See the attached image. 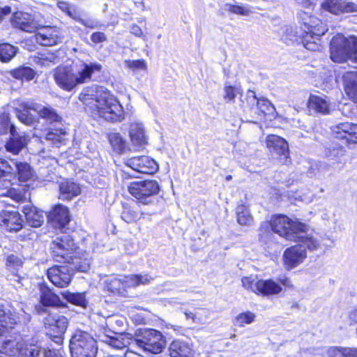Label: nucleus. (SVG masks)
Masks as SVG:
<instances>
[{
    "label": "nucleus",
    "mask_w": 357,
    "mask_h": 357,
    "mask_svg": "<svg viewBox=\"0 0 357 357\" xmlns=\"http://www.w3.org/2000/svg\"><path fill=\"white\" fill-rule=\"evenodd\" d=\"M128 191L140 203L150 204L159 192V185L154 180L135 181L130 184Z\"/></svg>",
    "instance_id": "1a4fd4ad"
},
{
    "label": "nucleus",
    "mask_w": 357,
    "mask_h": 357,
    "mask_svg": "<svg viewBox=\"0 0 357 357\" xmlns=\"http://www.w3.org/2000/svg\"><path fill=\"white\" fill-rule=\"evenodd\" d=\"M75 248L74 241L67 234H62L56 237L50 245V250L54 260L63 261L68 264L72 262V264H75V268L77 271L86 272L89 269L90 264L88 261L77 264V258L71 255Z\"/></svg>",
    "instance_id": "20e7f679"
},
{
    "label": "nucleus",
    "mask_w": 357,
    "mask_h": 357,
    "mask_svg": "<svg viewBox=\"0 0 357 357\" xmlns=\"http://www.w3.org/2000/svg\"><path fill=\"white\" fill-rule=\"evenodd\" d=\"M11 12L12 10L10 6L0 7V22H1L6 16L10 15Z\"/></svg>",
    "instance_id": "338daca9"
},
{
    "label": "nucleus",
    "mask_w": 357,
    "mask_h": 357,
    "mask_svg": "<svg viewBox=\"0 0 357 357\" xmlns=\"http://www.w3.org/2000/svg\"><path fill=\"white\" fill-rule=\"evenodd\" d=\"M0 195L10 197L17 202H23L26 200L29 193L25 188L18 187L8 189L5 192L0 193Z\"/></svg>",
    "instance_id": "e433bc0d"
},
{
    "label": "nucleus",
    "mask_w": 357,
    "mask_h": 357,
    "mask_svg": "<svg viewBox=\"0 0 357 357\" xmlns=\"http://www.w3.org/2000/svg\"><path fill=\"white\" fill-rule=\"evenodd\" d=\"M281 291V286L272 280H260L258 284L257 294L273 295L279 294Z\"/></svg>",
    "instance_id": "72a5a7b5"
},
{
    "label": "nucleus",
    "mask_w": 357,
    "mask_h": 357,
    "mask_svg": "<svg viewBox=\"0 0 357 357\" xmlns=\"http://www.w3.org/2000/svg\"><path fill=\"white\" fill-rule=\"evenodd\" d=\"M237 222L241 225L249 226L253 222L252 216L248 207L244 204H238L236 208Z\"/></svg>",
    "instance_id": "58836bf2"
},
{
    "label": "nucleus",
    "mask_w": 357,
    "mask_h": 357,
    "mask_svg": "<svg viewBox=\"0 0 357 357\" xmlns=\"http://www.w3.org/2000/svg\"><path fill=\"white\" fill-rule=\"evenodd\" d=\"M321 6L335 15L357 11V4L350 0H325Z\"/></svg>",
    "instance_id": "aec40b11"
},
{
    "label": "nucleus",
    "mask_w": 357,
    "mask_h": 357,
    "mask_svg": "<svg viewBox=\"0 0 357 357\" xmlns=\"http://www.w3.org/2000/svg\"><path fill=\"white\" fill-rule=\"evenodd\" d=\"M40 303L47 307L57 305L59 301V297L54 294L45 285L40 287Z\"/></svg>",
    "instance_id": "c9c22d12"
},
{
    "label": "nucleus",
    "mask_w": 357,
    "mask_h": 357,
    "mask_svg": "<svg viewBox=\"0 0 357 357\" xmlns=\"http://www.w3.org/2000/svg\"><path fill=\"white\" fill-rule=\"evenodd\" d=\"M255 315L250 311L239 314L235 319V325L242 327L245 324H250L255 320Z\"/></svg>",
    "instance_id": "8fccbe9b"
},
{
    "label": "nucleus",
    "mask_w": 357,
    "mask_h": 357,
    "mask_svg": "<svg viewBox=\"0 0 357 357\" xmlns=\"http://www.w3.org/2000/svg\"><path fill=\"white\" fill-rule=\"evenodd\" d=\"M44 325L49 335L57 344L63 341V336L68 328V319L58 314H48L44 318Z\"/></svg>",
    "instance_id": "9d476101"
},
{
    "label": "nucleus",
    "mask_w": 357,
    "mask_h": 357,
    "mask_svg": "<svg viewBox=\"0 0 357 357\" xmlns=\"http://www.w3.org/2000/svg\"><path fill=\"white\" fill-rule=\"evenodd\" d=\"M29 357H62L59 354L52 350H45L36 344H29L25 351Z\"/></svg>",
    "instance_id": "4c0bfd02"
},
{
    "label": "nucleus",
    "mask_w": 357,
    "mask_h": 357,
    "mask_svg": "<svg viewBox=\"0 0 357 357\" xmlns=\"http://www.w3.org/2000/svg\"><path fill=\"white\" fill-rule=\"evenodd\" d=\"M79 98L86 106V110L94 117L99 116L110 122H121L125 119L123 106L102 86L93 85L85 88Z\"/></svg>",
    "instance_id": "f257e3e1"
},
{
    "label": "nucleus",
    "mask_w": 357,
    "mask_h": 357,
    "mask_svg": "<svg viewBox=\"0 0 357 357\" xmlns=\"http://www.w3.org/2000/svg\"><path fill=\"white\" fill-rule=\"evenodd\" d=\"M303 27L298 28L296 26H287L282 29L281 40L287 45H293L299 43L301 38V33Z\"/></svg>",
    "instance_id": "473e14b6"
},
{
    "label": "nucleus",
    "mask_w": 357,
    "mask_h": 357,
    "mask_svg": "<svg viewBox=\"0 0 357 357\" xmlns=\"http://www.w3.org/2000/svg\"><path fill=\"white\" fill-rule=\"evenodd\" d=\"M296 242H298L299 243L287 248L283 253L282 259L284 266L287 270H291L297 267L302 264L307 257V244L301 241H296Z\"/></svg>",
    "instance_id": "ddd939ff"
},
{
    "label": "nucleus",
    "mask_w": 357,
    "mask_h": 357,
    "mask_svg": "<svg viewBox=\"0 0 357 357\" xmlns=\"http://www.w3.org/2000/svg\"><path fill=\"white\" fill-rule=\"evenodd\" d=\"M29 142V136L25 132H20L16 128L11 130V134L4 145L7 152L18 155L26 147Z\"/></svg>",
    "instance_id": "f3484780"
},
{
    "label": "nucleus",
    "mask_w": 357,
    "mask_h": 357,
    "mask_svg": "<svg viewBox=\"0 0 357 357\" xmlns=\"http://www.w3.org/2000/svg\"><path fill=\"white\" fill-rule=\"evenodd\" d=\"M2 226L8 231H18L22 228L23 220L17 211L4 210L1 213Z\"/></svg>",
    "instance_id": "b1692460"
},
{
    "label": "nucleus",
    "mask_w": 357,
    "mask_h": 357,
    "mask_svg": "<svg viewBox=\"0 0 357 357\" xmlns=\"http://www.w3.org/2000/svg\"><path fill=\"white\" fill-rule=\"evenodd\" d=\"M165 339L160 331L149 328L141 331L134 338V344L144 351L159 354L165 347Z\"/></svg>",
    "instance_id": "6e6552de"
},
{
    "label": "nucleus",
    "mask_w": 357,
    "mask_h": 357,
    "mask_svg": "<svg viewBox=\"0 0 357 357\" xmlns=\"http://www.w3.org/2000/svg\"><path fill=\"white\" fill-rule=\"evenodd\" d=\"M114 334V336H112L109 333L100 336V341L106 343L116 350H123L131 344H134V339L132 337L130 334Z\"/></svg>",
    "instance_id": "4be33fe9"
},
{
    "label": "nucleus",
    "mask_w": 357,
    "mask_h": 357,
    "mask_svg": "<svg viewBox=\"0 0 357 357\" xmlns=\"http://www.w3.org/2000/svg\"><path fill=\"white\" fill-rule=\"evenodd\" d=\"M142 213L137 212L133 207L128 204L123 205L121 218L127 223H132L137 222L142 217Z\"/></svg>",
    "instance_id": "79ce46f5"
},
{
    "label": "nucleus",
    "mask_w": 357,
    "mask_h": 357,
    "mask_svg": "<svg viewBox=\"0 0 357 357\" xmlns=\"http://www.w3.org/2000/svg\"><path fill=\"white\" fill-rule=\"evenodd\" d=\"M57 6L62 11L65 12L69 17L73 19L79 20L80 12L75 6L70 5L67 2L58 1Z\"/></svg>",
    "instance_id": "09e8293b"
},
{
    "label": "nucleus",
    "mask_w": 357,
    "mask_h": 357,
    "mask_svg": "<svg viewBox=\"0 0 357 357\" xmlns=\"http://www.w3.org/2000/svg\"><path fill=\"white\" fill-rule=\"evenodd\" d=\"M224 98L228 102H234V100L238 94H241L242 93V90L241 87L238 86H233L225 84L224 87Z\"/></svg>",
    "instance_id": "864d4df0"
},
{
    "label": "nucleus",
    "mask_w": 357,
    "mask_h": 357,
    "mask_svg": "<svg viewBox=\"0 0 357 357\" xmlns=\"http://www.w3.org/2000/svg\"><path fill=\"white\" fill-rule=\"evenodd\" d=\"M271 229L288 241H301L307 244L309 250H317L319 241L307 234V226L298 221H294L284 215H275L270 221Z\"/></svg>",
    "instance_id": "f03ea898"
},
{
    "label": "nucleus",
    "mask_w": 357,
    "mask_h": 357,
    "mask_svg": "<svg viewBox=\"0 0 357 357\" xmlns=\"http://www.w3.org/2000/svg\"><path fill=\"white\" fill-rule=\"evenodd\" d=\"M72 357H96L98 352L96 340L88 332L77 330L69 343Z\"/></svg>",
    "instance_id": "423d86ee"
},
{
    "label": "nucleus",
    "mask_w": 357,
    "mask_h": 357,
    "mask_svg": "<svg viewBox=\"0 0 357 357\" xmlns=\"http://www.w3.org/2000/svg\"><path fill=\"white\" fill-rule=\"evenodd\" d=\"M126 280L127 275L121 278H109L105 281V289L113 294L124 295L126 291V289L130 288Z\"/></svg>",
    "instance_id": "c756f323"
},
{
    "label": "nucleus",
    "mask_w": 357,
    "mask_h": 357,
    "mask_svg": "<svg viewBox=\"0 0 357 357\" xmlns=\"http://www.w3.org/2000/svg\"><path fill=\"white\" fill-rule=\"evenodd\" d=\"M330 54L331 59L336 63L347 60L357 63V36L345 37L342 34L333 36L330 44Z\"/></svg>",
    "instance_id": "39448f33"
},
{
    "label": "nucleus",
    "mask_w": 357,
    "mask_h": 357,
    "mask_svg": "<svg viewBox=\"0 0 357 357\" xmlns=\"http://www.w3.org/2000/svg\"><path fill=\"white\" fill-rule=\"evenodd\" d=\"M153 280V278L148 274H136L127 275L126 282L128 283V287H136L141 284H148Z\"/></svg>",
    "instance_id": "37998d69"
},
{
    "label": "nucleus",
    "mask_w": 357,
    "mask_h": 357,
    "mask_svg": "<svg viewBox=\"0 0 357 357\" xmlns=\"http://www.w3.org/2000/svg\"><path fill=\"white\" fill-rule=\"evenodd\" d=\"M47 219L54 227H63L70 221L68 208L61 204L55 206L47 215Z\"/></svg>",
    "instance_id": "393cba45"
},
{
    "label": "nucleus",
    "mask_w": 357,
    "mask_h": 357,
    "mask_svg": "<svg viewBox=\"0 0 357 357\" xmlns=\"http://www.w3.org/2000/svg\"><path fill=\"white\" fill-rule=\"evenodd\" d=\"M10 23L14 28L29 33L34 32L43 26V22L38 15L23 11L15 12L10 19Z\"/></svg>",
    "instance_id": "f8f14e48"
},
{
    "label": "nucleus",
    "mask_w": 357,
    "mask_h": 357,
    "mask_svg": "<svg viewBox=\"0 0 357 357\" xmlns=\"http://www.w3.org/2000/svg\"><path fill=\"white\" fill-rule=\"evenodd\" d=\"M225 8L230 13L241 15H248L250 12L248 8L238 5L227 4Z\"/></svg>",
    "instance_id": "4d7b16f0"
},
{
    "label": "nucleus",
    "mask_w": 357,
    "mask_h": 357,
    "mask_svg": "<svg viewBox=\"0 0 357 357\" xmlns=\"http://www.w3.org/2000/svg\"><path fill=\"white\" fill-rule=\"evenodd\" d=\"M259 280L256 276H249V277H243L241 280L243 287L247 289L250 290L252 292L257 294L258 291V284H259Z\"/></svg>",
    "instance_id": "3c124183"
},
{
    "label": "nucleus",
    "mask_w": 357,
    "mask_h": 357,
    "mask_svg": "<svg viewBox=\"0 0 357 357\" xmlns=\"http://www.w3.org/2000/svg\"><path fill=\"white\" fill-rule=\"evenodd\" d=\"M17 169L18 178L20 181H27L34 177V172L31 167L26 162L17 161L15 165Z\"/></svg>",
    "instance_id": "ea45409f"
},
{
    "label": "nucleus",
    "mask_w": 357,
    "mask_h": 357,
    "mask_svg": "<svg viewBox=\"0 0 357 357\" xmlns=\"http://www.w3.org/2000/svg\"><path fill=\"white\" fill-rule=\"evenodd\" d=\"M22 211L24 213L27 223L31 227H39L45 221L44 212L38 210L31 204H27L24 206Z\"/></svg>",
    "instance_id": "bb28decb"
},
{
    "label": "nucleus",
    "mask_w": 357,
    "mask_h": 357,
    "mask_svg": "<svg viewBox=\"0 0 357 357\" xmlns=\"http://www.w3.org/2000/svg\"><path fill=\"white\" fill-rule=\"evenodd\" d=\"M169 357H194L193 345L190 341L174 340L168 347Z\"/></svg>",
    "instance_id": "412c9836"
},
{
    "label": "nucleus",
    "mask_w": 357,
    "mask_h": 357,
    "mask_svg": "<svg viewBox=\"0 0 357 357\" xmlns=\"http://www.w3.org/2000/svg\"><path fill=\"white\" fill-rule=\"evenodd\" d=\"M129 137L132 145L136 150L144 149L148 144V136L146 134L144 124L139 121H134L130 123Z\"/></svg>",
    "instance_id": "a211bd4d"
},
{
    "label": "nucleus",
    "mask_w": 357,
    "mask_h": 357,
    "mask_svg": "<svg viewBox=\"0 0 357 357\" xmlns=\"http://www.w3.org/2000/svg\"><path fill=\"white\" fill-rule=\"evenodd\" d=\"M329 357H357L356 348H331L328 351Z\"/></svg>",
    "instance_id": "c03bdc74"
},
{
    "label": "nucleus",
    "mask_w": 357,
    "mask_h": 357,
    "mask_svg": "<svg viewBox=\"0 0 357 357\" xmlns=\"http://www.w3.org/2000/svg\"><path fill=\"white\" fill-rule=\"evenodd\" d=\"M19 318L15 314L11 312H6L0 308V325L5 326L8 324H17Z\"/></svg>",
    "instance_id": "5fc2aeb1"
},
{
    "label": "nucleus",
    "mask_w": 357,
    "mask_h": 357,
    "mask_svg": "<svg viewBox=\"0 0 357 357\" xmlns=\"http://www.w3.org/2000/svg\"><path fill=\"white\" fill-rule=\"evenodd\" d=\"M17 165L15 159L7 160L0 158V178L12 173L15 169V165Z\"/></svg>",
    "instance_id": "de8ad7c7"
},
{
    "label": "nucleus",
    "mask_w": 357,
    "mask_h": 357,
    "mask_svg": "<svg viewBox=\"0 0 357 357\" xmlns=\"http://www.w3.org/2000/svg\"><path fill=\"white\" fill-rule=\"evenodd\" d=\"M102 68L97 62L84 63L76 72L68 66L58 67L54 70V78L60 88L70 91L77 85L91 81L92 75L100 73Z\"/></svg>",
    "instance_id": "7ed1b4c3"
},
{
    "label": "nucleus",
    "mask_w": 357,
    "mask_h": 357,
    "mask_svg": "<svg viewBox=\"0 0 357 357\" xmlns=\"http://www.w3.org/2000/svg\"><path fill=\"white\" fill-rule=\"evenodd\" d=\"M15 324H6V326H1L0 325V339L4 336L6 335L7 333H9L10 329H13V325Z\"/></svg>",
    "instance_id": "69168bd1"
},
{
    "label": "nucleus",
    "mask_w": 357,
    "mask_h": 357,
    "mask_svg": "<svg viewBox=\"0 0 357 357\" xmlns=\"http://www.w3.org/2000/svg\"><path fill=\"white\" fill-rule=\"evenodd\" d=\"M29 347V345H26L22 347V344L15 340H5L0 344V354L4 355V357H29L25 354Z\"/></svg>",
    "instance_id": "5701e85b"
},
{
    "label": "nucleus",
    "mask_w": 357,
    "mask_h": 357,
    "mask_svg": "<svg viewBox=\"0 0 357 357\" xmlns=\"http://www.w3.org/2000/svg\"><path fill=\"white\" fill-rule=\"evenodd\" d=\"M247 98L250 104H257L258 109L264 115L271 117L275 116V108L266 98H257L255 91L250 90L247 93Z\"/></svg>",
    "instance_id": "a878e982"
},
{
    "label": "nucleus",
    "mask_w": 357,
    "mask_h": 357,
    "mask_svg": "<svg viewBox=\"0 0 357 357\" xmlns=\"http://www.w3.org/2000/svg\"><path fill=\"white\" fill-rule=\"evenodd\" d=\"M63 298L69 303L81 307H86V299L84 293H71L65 291L62 294Z\"/></svg>",
    "instance_id": "a18cd8bd"
},
{
    "label": "nucleus",
    "mask_w": 357,
    "mask_h": 357,
    "mask_svg": "<svg viewBox=\"0 0 357 357\" xmlns=\"http://www.w3.org/2000/svg\"><path fill=\"white\" fill-rule=\"evenodd\" d=\"M308 107L321 114L330 112V102L327 97L311 95L308 100Z\"/></svg>",
    "instance_id": "7c9ffc66"
},
{
    "label": "nucleus",
    "mask_w": 357,
    "mask_h": 357,
    "mask_svg": "<svg viewBox=\"0 0 357 357\" xmlns=\"http://www.w3.org/2000/svg\"><path fill=\"white\" fill-rule=\"evenodd\" d=\"M16 128L14 124L10 123L8 114H2L0 115V135L11 134V130Z\"/></svg>",
    "instance_id": "603ef678"
},
{
    "label": "nucleus",
    "mask_w": 357,
    "mask_h": 357,
    "mask_svg": "<svg viewBox=\"0 0 357 357\" xmlns=\"http://www.w3.org/2000/svg\"><path fill=\"white\" fill-rule=\"evenodd\" d=\"M110 143L114 147H116L119 150L122 149L125 146V141H123L121 137L119 134H112L109 137Z\"/></svg>",
    "instance_id": "bf43d9fd"
},
{
    "label": "nucleus",
    "mask_w": 357,
    "mask_h": 357,
    "mask_svg": "<svg viewBox=\"0 0 357 357\" xmlns=\"http://www.w3.org/2000/svg\"><path fill=\"white\" fill-rule=\"evenodd\" d=\"M344 91L354 102H357V71H347L342 77Z\"/></svg>",
    "instance_id": "cd10ccee"
},
{
    "label": "nucleus",
    "mask_w": 357,
    "mask_h": 357,
    "mask_svg": "<svg viewBox=\"0 0 357 357\" xmlns=\"http://www.w3.org/2000/svg\"><path fill=\"white\" fill-rule=\"evenodd\" d=\"M124 164L132 170L141 173L152 174L158 169V165L147 155L134 156L124 159Z\"/></svg>",
    "instance_id": "4468645a"
},
{
    "label": "nucleus",
    "mask_w": 357,
    "mask_h": 357,
    "mask_svg": "<svg viewBox=\"0 0 357 357\" xmlns=\"http://www.w3.org/2000/svg\"><path fill=\"white\" fill-rule=\"evenodd\" d=\"M75 264L55 265L47 270L49 280L56 287L64 288L69 285L74 274Z\"/></svg>",
    "instance_id": "9b49d317"
},
{
    "label": "nucleus",
    "mask_w": 357,
    "mask_h": 357,
    "mask_svg": "<svg viewBox=\"0 0 357 357\" xmlns=\"http://www.w3.org/2000/svg\"><path fill=\"white\" fill-rule=\"evenodd\" d=\"M25 106L29 108H33L34 112L38 113L42 118L50 122L58 121L60 119L59 116L52 108L43 107L36 102H28Z\"/></svg>",
    "instance_id": "2f4dec72"
},
{
    "label": "nucleus",
    "mask_w": 357,
    "mask_h": 357,
    "mask_svg": "<svg viewBox=\"0 0 357 357\" xmlns=\"http://www.w3.org/2000/svg\"><path fill=\"white\" fill-rule=\"evenodd\" d=\"M81 193L79 185L70 181H64L59 184V198L62 200H70Z\"/></svg>",
    "instance_id": "c85d7f7f"
},
{
    "label": "nucleus",
    "mask_w": 357,
    "mask_h": 357,
    "mask_svg": "<svg viewBox=\"0 0 357 357\" xmlns=\"http://www.w3.org/2000/svg\"><path fill=\"white\" fill-rule=\"evenodd\" d=\"M39 63L42 66H49L51 63L55 64L59 63V59L58 56L52 52H47V54H41L38 57Z\"/></svg>",
    "instance_id": "6e6d98bb"
},
{
    "label": "nucleus",
    "mask_w": 357,
    "mask_h": 357,
    "mask_svg": "<svg viewBox=\"0 0 357 357\" xmlns=\"http://www.w3.org/2000/svg\"><path fill=\"white\" fill-rule=\"evenodd\" d=\"M33 102V100L23 101L20 103L21 109H17V116L18 119L27 126H31L36 122L35 116L31 113L33 112V108H29L25 106L28 102Z\"/></svg>",
    "instance_id": "f704fd0d"
},
{
    "label": "nucleus",
    "mask_w": 357,
    "mask_h": 357,
    "mask_svg": "<svg viewBox=\"0 0 357 357\" xmlns=\"http://www.w3.org/2000/svg\"><path fill=\"white\" fill-rule=\"evenodd\" d=\"M17 48L10 44L3 43L0 45V60L2 62L10 61L16 54Z\"/></svg>",
    "instance_id": "49530a36"
},
{
    "label": "nucleus",
    "mask_w": 357,
    "mask_h": 357,
    "mask_svg": "<svg viewBox=\"0 0 357 357\" xmlns=\"http://www.w3.org/2000/svg\"><path fill=\"white\" fill-rule=\"evenodd\" d=\"M10 75L15 79L29 82L35 77L36 72L29 67L21 66L10 71Z\"/></svg>",
    "instance_id": "a19ab883"
},
{
    "label": "nucleus",
    "mask_w": 357,
    "mask_h": 357,
    "mask_svg": "<svg viewBox=\"0 0 357 357\" xmlns=\"http://www.w3.org/2000/svg\"><path fill=\"white\" fill-rule=\"evenodd\" d=\"M91 40L95 43H102L107 40V36L102 32H95L91 36Z\"/></svg>",
    "instance_id": "0e129e2a"
},
{
    "label": "nucleus",
    "mask_w": 357,
    "mask_h": 357,
    "mask_svg": "<svg viewBox=\"0 0 357 357\" xmlns=\"http://www.w3.org/2000/svg\"><path fill=\"white\" fill-rule=\"evenodd\" d=\"M63 134L64 132H60V134H59L58 132L50 131L46 134L45 139L47 141H50L53 144L56 145L63 140Z\"/></svg>",
    "instance_id": "052dcab7"
},
{
    "label": "nucleus",
    "mask_w": 357,
    "mask_h": 357,
    "mask_svg": "<svg viewBox=\"0 0 357 357\" xmlns=\"http://www.w3.org/2000/svg\"><path fill=\"white\" fill-rule=\"evenodd\" d=\"M332 130L335 138L345 139L347 143H357V124L341 123L333 126Z\"/></svg>",
    "instance_id": "6ab92c4d"
},
{
    "label": "nucleus",
    "mask_w": 357,
    "mask_h": 357,
    "mask_svg": "<svg viewBox=\"0 0 357 357\" xmlns=\"http://www.w3.org/2000/svg\"><path fill=\"white\" fill-rule=\"evenodd\" d=\"M126 66L133 70H146V63L144 60H126Z\"/></svg>",
    "instance_id": "13d9d810"
},
{
    "label": "nucleus",
    "mask_w": 357,
    "mask_h": 357,
    "mask_svg": "<svg viewBox=\"0 0 357 357\" xmlns=\"http://www.w3.org/2000/svg\"><path fill=\"white\" fill-rule=\"evenodd\" d=\"M8 266H21L22 265V260L16 255H10L8 256L6 259Z\"/></svg>",
    "instance_id": "680f3d73"
},
{
    "label": "nucleus",
    "mask_w": 357,
    "mask_h": 357,
    "mask_svg": "<svg viewBox=\"0 0 357 357\" xmlns=\"http://www.w3.org/2000/svg\"><path fill=\"white\" fill-rule=\"evenodd\" d=\"M328 29L319 19L312 17L309 22H305L300 43L309 50L319 51L321 49L320 40Z\"/></svg>",
    "instance_id": "0eeeda50"
},
{
    "label": "nucleus",
    "mask_w": 357,
    "mask_h": 357,
    "mask_svg": "<svg viewBox=\"0 0 357 357\" xmlns=\"http://www.w3.org/2000/svg\"><path fill=\"white\" fill-rule=\"evenodd\" d=\"M266 146L270 152L279 155L280 163L288 165L290 162L289 158V146L286 140L278 135H269L266 139Z\"/></svg>",
    "instance_id": "2eb2a0df"
},
{
    "label": "nucleus",
    "mask_w": 357,
    "mask_h": 357,
    "mask_svg": "<svg viewBox=\"0 0 357 357\" xmlns=\"http://www.w3.org/2000/svg\"><path fill=\"white\" fill-rule=\"evenodd\" d=\"M130 33L136 37L142 38L144 41L147 40L146 36L144 34L142 29L137 24H132L131 26Z\"/></svg>",
    "instance_id": "e2e57ef3"
},
{
    "label": "nucleus",
    "mask_w": 357,
    "mask_h": 357,
    "mask_svg": "<svg viewBox=\"0 0 357 357\" xmlns=\"http://www.w3.org/2000/svg\"><path fill=\"white\" fill-rule=\"evenodd\" d=\"M36 33V41L43 46H53L61 42L60 31L56 26H40Z\"/></svg>",
    "instance_id": "dca6fc26"
},
{
    "label": "nucleus",
    "mask_w": 357,
    "mask_h": 357,
    "mask_svg": "<svg viewBox=\"0 0 357 357\" xmlns=\"http://www.w3.org/2000/svg\"><path fill=\"white\" fill-rule=\"evenodd\" d=\"M79 20H80L82 24H84L86 27L94 29V28H98V26H99V23L97 22H93V21H90V20H80V19Z\"/></svg>",
    "instance_id": "774afa93"
}]
</instances>
